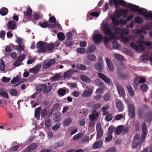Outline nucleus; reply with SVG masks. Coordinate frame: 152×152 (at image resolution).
<instances>
[{"instance_id": "12", "label": "nucleus", "mask_w": 152, "mask_h": 152, "mask_svg": "<svg viewBox=\"0 0 152 152\" xmlns=\"http://www.w3.org/2000/svg\"><path fill=\"white\" fill-rule=\"evenodd\" d=\"M7 30H14L17 27L16 22L12 20L9 21L7 24Z\"/></svg>"}, {"instance_id": "56", "label": "nucleus", "mask_w": 152, "mask_h": 152, "mask_svg": "<svg viewBox=\"0 0 152 152\" xmlns=\"http://www.w3.org/2000/svg\"><path fill=\"white\" fill-rule=\"evenodd\" d=\"M72 121V120L71 118H68L64 122V125L66 126H68L71 123Z\"/></svg>"}, {"instance_id": "17", "label": "nucleus", "mask_w": 152, "mask_h": 152, "mask_svg": "<svg viewBox=\"0 0 152 152\" xmlns=\"http://www.w3.org/2000/svg\"><path fill=\"white\" fill-rule=\"evenodd\" d=\"M74 72L73 69H69L65 72L63 76L64 79H66L71 77Z\"/></svg>"}, {"instance_id": "46", "label": "nucleus", "mask_w": 152, "mask_h": 152, "mask_svg": "<svg viewBox=\"0 0 152 152\" xmlns=\"http://www.w3.org/2000/svg\"><path fill=\"white\" fill-rule=\"evenodd\" d=\"M32 12V10L31 8L29 7L27 9L26 12V15L28 17L31 16Z\"/></svg>"}, {"instance_id": "61", "label": "nucleus", "mask_w": 152, "mask_h": 152, "mask_svg": "<svg viewBox=\"0 0 152 152\" xmlns=\"http://www.w3.org/2000/svg\"><path fill=\"white\" fill-rule=\"evenodd\" d=\"M39 25L42 28H46L48 27V22H45L43 23H39Z\"/></svg>"}, {"instance_id": "55", "label": "nucleus", "mask_w": 152, "mask_h": 152, "mask_svg": "<svg viewBox=\"0 0 152 152\" xmlns=\"http://www.w3.org/2000/svg\"><path fill=\"white\" fill-rule=\"evenodd\" d=\"M147 132H142V134L141 136L140 139L143 142L144 141L146 137Z\"/></svg>"}, {"instance_id": "45", "label": "nucleus", "mask_w": 152, "mask_h": 152, "mask_svg": "<svg viewBox=\"0 0 152 152\" xmlns=\"http://www.w3.org/2000/svg\"><path fill=\"white\" fill-rule=\"evenodd\" d=\"M10 93V95L11 96H16L18 94L17 91L14 89H11Z\"/></svg>"}, {"instance_id": "59", "label": "nucleus", "mask_w": 152, "mask_h": 152, "mask_svg": "<svg viewBox=\"0 0 152 152\" xmlns=\"http://www.w3.org/2000/svg\"><path fill=\"white\" fill-rule=\"evenodd\" d=\"M108 108L109 107L108 106L103 107L101 108L102 111V112L104 113H103L104 115H106V114L108 113L107 112H106L105 111L108 110Z\"/></svg>"}, {"instance_id": "62", "label": "nucleus", "mask_w": 152, "mask_h": 152, "mask_svg": "<svg viewBox=\"0 0 152 152\" xmlns=\"http://www.w3.org/2000/svg\"><path fill=\"white\" fill-rule=\"evenodd\" d=\"M115 16L118 18L121 17L122 15V12L121 9L119 10H116V11Z\"/></svg>"}, {"instance_id": "9", "label": "nucleus", "mask_w": 152, "mask_h": 152, "mask_svg": "<svg viewBox=\"0 0 152 152\" xmlns=\"http://www.w3.org/2000/svg\"><path fill=\"white\" fill-rule=\"evenodd\" d=\"M118 93L121 96L124 97L125 94L123 87L119 83H117L116 85Z\"/></svg>"}, {"instance_id": "32", "label": "nucleus", "mask_w": 152, "mask_h": 152, "mask_svg": "<svg viewBox=\"0 0 152 152\" xmlns=\"http://www.w3.org/2000/svg\"><path fill=\"white\" fill-rule=\"evenodd\" d=\"M127 88L128 92L130 96H133L134 95V90L130 85H129L127 86Z\"/></svg>"}, {"instance_id": "19", "label": "nucleus", "mask_w": 152, "mask_h": 152, "mask_svg": "<svg viewBox=\"0 0 152 152\" xmlns=\"http://www.w3.org/2000/svg\"><path fill=\"white\" fill-rule=\"evenodd\" d=\"M105 61L109 70L111 71H113L114 70V69L111 60L107 57L105 58Z\"/></svg>"}, {"instance_id": "2", "label": "nucleus", "mask_w": 152, "mask_h": 152, "mask_svg": "<svg viewBox=\"0 0 152 152\" xmlns=\"http://www.w3.org/2000/svg\"><path fill=\"white\" fill-rule=\"evenodd\" d=\"M148 109V106L145 104L139 107L137 110V116L139 119H143L144 117L147 110Z\"/></svg>"}, {"instance_id": "14", "label": "nucleus", "mask_w": 152, "mask_h": 152, "mask_svg": "<svg viewBox=\"0 0 152 152\" xmlns=\"http://www.w3.org/2000/svg\"><path fill=\"white\" fill-rule=\"evenodd\" d=\"M41 67V65L40 64H37L33 68L30 69L29 71L30 73H33L34 74H36L39 72Z\"/></svg>"}, {"instance_id": "57", "label": "nucleus", "mask_w": 152, "mask_h": 152, "mask_svg": "<svg viewBox=\"0 0 152 152\" xmlns=\"http://www.w3.org/2000/svg\"><path fill=\"white\" fill-rule=\"evenodd\" d=\"M148 86L145 84H143L141 86V90L144 92L146 91L148 89Z\"/></svg>"}, {"instance_id": "42", "label": "nucleus", "mask_w": 152, "mask_h": 152, "mask_svg": "<svg viewBox=\"0 0 152 152\" xmlns=\"http://www.w3.org/2000/svg\"><path fill=\"white\" fill-rule=\"evenodd\" d=\"M131 37L129 36H126L124 37H121L122 42L126 43H127L129 42V40L131 39Z\"/></svg>"}, {"instance_id": "28", "label": "nucleus", "mask_w": 152, "mask_h": 152, "mask_svg": "<svg viewBox=\"0 0 152 152\" xmlns=\"http://www.w3.org/2000/svg\"><path fill=\"white\" fill-rule=\"evenodd\" d=\"M124 127L122 125L118 126L115 130V133L117 134H120L124 130Z\"/></svg>"}, {"instance_id": "60", "label": "nucleus", "mask_w": 152, "mask_h": 152, "mask_svg": "<svg viewBox=\"0 0 152 152\" xmlns=\"http://www.w3.org/2000/svg\"><path fill=\"white\" fill-rule=\"evenodd\" d=\"M76 50L77 53L80 54L83 53L86 51L85 49L82 48H78Z\"/></svg>"}, {"instance_id": "52", "label": "nucleus", "mask_w": 152, "mask_h": 152, "mask_svg": "<svg viewBox=\"0 0 152 152\" xmlns=\"http://www.w3.org/2000/svg\"><path fill=\"white\" fill-rule=\"evenodd\" d=\"M47 110L46 109H43L41 112V118H44L47 114Z\"/></svg>"}, {"instance_id": "48", "label": "nucleus", "mask_w": 152, "mask_h": 152, "mask_svg": "<svg viewBox=\"0 0 152 152\" xmlns=\"http://www.w3.org/2000/svg\"><path fill=\"white\" fill-rule=\"evenodd\" d=\"M20 80V77L18 76H17L15 77L14 79H12L11 81V82L12 84H15L16 83L19 82Z\"/></svg>"}, {"instance_id": "20", "label": "nucleus", "mask_w": 152, "mask_h": 152, "mask_svg": "<svg viewBox=\"0 0 152 152\" xmlns=\"http://www.w3.org/2000/svg\"><path fill=\"white\" fill-rule=\"evenodd\" d=\"M103 140H100L95 142L93 145V148L94 149H97L100 148L103 145Z\"/></svg>"}, {"instance_id": "36", "label": "nucleus", "mask_w": 152, "mask_h": 152, "mask_svg": "<svg viewBox=\"0 0 152 152\" xmlns=\"http://www.w3.org/2000/svg\"><path fill=\"white\" fill-rule=\"evenodd\" d=\"M138 44L143 45L146 46L150 47L152 46V43L149 42L143 41L141 42L140 41L138 42Z\"/></svg>"}, {"instance_id": "37", "label": "nucleus", "mask_w": 152, "mask_h": 152, "mask_svg": "<svg viewBox=\"0 0 152 152\" xmlns=\"http://www.w3.org/2000/svg\"><path fill=\"white\" fill-rule=\"evenodd\" d=\"M55 47V45L53 43L48 44L47 43V46L46 47V50L47 49L50 51L53 50Z\"/></svg>"}, {"instance_id": "49", "label": "nucleus", "mask_w": 152, "mask_h": 152, "mask_svg": "<svg viewBox=\"0 0 152 152\" xmlns=\"http://www.w3.org/2000/svg\"><path fill=\"white\" fill-rule=\"evenodd\" d=\"M95 83L99 87L104 86V83L99 79L96 80Z\"/></svg>"}, {"instance_id": "27", "label": "nucleus", "mask_w": 152, "mask_h": 152, "mask_svg": "<svg viewBox=\"0 0 152 152\" xmlns=\"http://www.w3.org/2000/svg\"><path fill=\"white\" fill-rule=\"evenodd\" d=\"M87 59L91 62L95 61L96 60V56L93 54H89L87 55Z\"/></svg>"}, {"instance_id": "35", "label": "nucleus", "mask_w": 152, "mask_h": 152, "mask_svg": "<svg viewBox=\"0 0 152 152\" xmlns=\"http://www.w3.org/2000/svg\"><path fill=\"white\" fill-rule=\"evenodd\" d=\"M76 68L77 69L83 71L86 70L87 69L85 65L81 64H77L76 66Z\"/></svg>"}, {"instance_id": "1", "label": "nucleus", "mask_w": 152, "mask_h": 152, "mask_svg": "<svg viewBox=\"0 0 152 152\" xmlns=\"http://www.w3.org/2000/svg\"><path fill=\"white\" fill-rule=\"evenodd\" d=\"M126 6H124L125 7H128L130 9V10L132 12L137 11L138 12L140 13L141 14L144 16L145 18H150L151 20L152 19V12L151 11L148 13L146 11L142 12L145 10V9L142 8H140L139 7L135 5L132 4L128 3L127 2Z\"/></svg>"}, {"instance_id": "22", "label": "nucleus", "mask_w": 152, "mask_h": 152, "mask_svg": "<svg viewBox=\"0 0 152 152\" xmlns=\"http://www.w3.org/2000/svg\"><path fill=\"white\" fill-rule=\"evenodd\" d=\"M115 38V36H106L105 35L104 39V44L106 45L109 41Z\"/></svg>"}, {"instance_id": "25", "label": "nucleus", "mask_w": 152, "mask_h": 152, "mask_svg": "<svg viewBox=\"0 0 152 152\" xmlns=\"http://www.w3.org/2000/svg\"><path fill=\"white\" fill-rule=\"evenodd\" d=\"M42 110V107H37L35 111L34 116L37 119H39L40 114V113L41 111Z\"/></svg>"}, {"instance_id": "33", "label": "nucleus", "mask_w": 152, "mask_h": 152, "mask_svg": "<svg viewBox=\"0 0 152 152\" xmlns=\"http://www.w3.org/2000/svg\"><path fill=\"white\" fill-rule=\"evenodd\" d=\"M58 38L61 41H63L65 40V37L64 33L60 32L58 33Z\"/></svg>"}, {"instance_id": "39", "label": "nucleus", "mask_w": 152, "mask_h": 152, "mask_svg": "<svg viewBox=\"0 0 152 152\" xmlns=\"http://www.w3.org/2000/svg\"><path fill=\"white\" fill-rule=\"evenodd\" d=\"M83 135V134L82 133H78L74 136L73 137L72 139L75 141L77 140L81 137Z\"/></svg>"}, {"instance_id": "38", "label": "nucleus", "mask_w": 152, "mask_h": 152, "mask_svg": "<svg viewBox=\"0 0 152 152\" xmlns=\"http://www.w3.org/2000/svg\"><path fill=\"white\" fill-rule=\"evenodd\" d=\"M5 69V63L4 61L1 59L0 62V70L4 71Z\"/></svg>"}, {"instance_id": "54", "label": "nucleus", "mask_w": 152, "mask_h": 152, "mask_svg": "<svg viewBox=\"0 0 152 152\" xmlns=\"http://www.w3.org/2000/svg\"><path fill=\"white\" fill-rule=\"evenodd\" d=\"M66 40L67 41L71 40L73 38L72 34L70 32H69L66 35Z\"/></svg>"}, {"instance_id": "21", "label": "nucleus", "mask_w": 152, "mask_h": 152, "mask_svg": "<svg viewBox=\"0 0 152 152\" xmlns=\"http://www.w3.org/2000/svg\"><path fill=\"white\" fill-rule=\"evenodd\" d=\"M116 105L119 111L121 112L123 111L124 108V107L122 102L121 101L119 100H116Z\"/></svg>"}, {"instance_id": "23", "label": "nucleus", "mask_w": 152, "mask_h": 152, "mask_svg": "<svg viewBox=\"0 0 152 152\" xmlns=\"http://www.w3.org/2000/svg\"><path fill=\"white\" fill-rule=\"evenodd\" d=\"M133 141L137 142L139 145H141L143 143L142 140L140 139V135L138 134H136L134 135Z\"/></svg>"}, {"instance_id": "47", "label": "nucleus", "mask_w": 152, "mask_h": 152, "mask_svg": "<svg viewBox=\"0 0 152 152\" xmlns=\"http://www.w3.org/2000/svg\"><path fill=\"white\" fill-rule=\"evenodd\" d=\"M112 22L114 26H118L120 24V21L115 18H113L112 19Z\"/></svg>"}, {"instance_id": "43", "label": "nucleus", "mask_w": 152, "mask_h": 152, "mask_svg": "<svg viewBox=\"0 0 152 152\" xmlns=\"http://www.w3.org/2000/svg\"><path fill=\"white\" fill-rule=\"evenodd\" d=\"M114 56L118 60L123 61L124 60V57L121 55L118 54H115Z\"/></svg>"}, {"instance_id": "34", "label": "nucleus", "mask_w": 152, "mask_h": 152, "mask_svg": "<svg viewBox=\"0 0 152 152\" xmlns=\"http://www.w3.org/2000/svg\"><path fill=\"white\" fill-rule=\"evenodd\" d=\"M92 91L85 90L82 94V96L85 97H88L91 95Z\"/></svg>"}, {"instance_id": "6", "label": "nucleus", "mask_w": 152, "mask_h": 152, "mask_svg": "<svg viewBox=\"0 0 152 152\" xmlns=\"http://www.w3.org/2000/svg\"><path fill=\"white\" fill-rule=\"evenodd\" d=\"M113 3L116 7H118V5L120 4L122 6H126L127 2L123 0H110L109 4L110 6H112Z\"/></svg>"}, {"instance_id": "26", "label": "nucleus", "mask_w": 152, "mask_h": 152, "mask_svg": "<svg viewBox=\"0 0 152 152\" xmlns=\"http://www.w3.org/2000/svg\"><path fill=\"white\" fill-rule=\"evenodd\" d=\"M37 143H33L29 146H28L26 148V149L28 152L32 151L35 150L37 148Z\"/></svg>"}, {"instance_id": "8", "label": "nucleus", "mask_w": 152, "mask_h": 152, "mask_svg": "<svg viewBox=\"0 0 152 152\" xmlns=\"http://www.w3.org/2000/svg\"><path fill=\"white\" fill-rule=\"evenodd\" d=\"M137 45L134 42L130 43V46L133 49H134L137 51L141 53L144 51L145 49V48L142 46L143 45Z\"/></svg>"}, {"instance_id": "15", "label": "nucleus", "mask_w": 152, "mask_h": 152, "mask_svg": "<svg viewBox=\"0 0 152 152\" xmlns=\"http://www.w3.org/2000/svg\"><path fill=\"white\" fill-rule=\"evenodd\" d=\"M89 119L91 121H94L99 117V114L96 110H95L89 116Z\"/></svg>"}, {"instance_id": "24", "label": "nucleus", "mask_w": 152, "mask_h": 152, "mask_svg": "<svg viewBox=\"0 0 152 152\" xmlns=\"http://www.w3.org/2000/svg\"><path fill=\"white\" fill-rule=\"evenodd\" d=\"M95 67L97 70L100 72H101L103 68V63L101 62L100 64L96 63L95 64Z\"/></svg>"}, {"instance_id": "4", "label": "nucleus", "mask_w": 152, "mask_h": 152, "mask_svg": "<svg viewBox=\"0 0 152 152\" xmlns=\"http://www.w3.org/2000/svg\"><path fill=\"white\" fill-rule=\"evenodd\" d=\"M46 46V42L41 41L38 42L36 44V48L39 49L37 51L38 53L40 54L45 52Z\"/></svg>"}, {"instance_id": "3", "label": "nucleus", "mask_w": 152, "mask_h": 152, "mask_svg": "<svg viewBox=\"0 0 152 152\" xmlns=\"http://www.w3.org/2000/svg\"><path fill=\"white\" fill-rule=\"evenodd\" d=\"M102 30L106 36H115L112 32L111 28L107 23L103 24L102 26Z\"/></svg>"}, {"instance_id": "63", "label": "nucleus", "mask_w": 152, "mask_h": 152, "mask_svg": "<svg viewBox=\"0 0 152 152\" xmlns=\"http://www.w3.org/2000/svg\"><path fill=\"white\" fill-rule=\"evenodd\" d=\"M113 138V136L111 134H109L105 139V141L108 142L111 141Z\"/></svg>"}, {"instance_id": "13", "label": "nucleus", "mask_w": 152, "mask_h": 152, "mask_svg": "<svg viewBox=\"0 0 152 152\" xmlns=\"http://www.w3.org/2000/svg\"><path fill=\"white\" fill-rule=\"evenodd\" d=\"M102 36L101 34H94L93 39L95 43L98 44L100 43L102 41Z\"/></svg>"}, {"instance_id": "40", "label": "nucleus", "mask_w": 152, "mask_h": 152, "mask_svg": "<svg viewBox=\"0 0 152 152\" xmlns=\"http://www.w3.org/2000/svg\"><path fill=\"white\" fill-rule=\"evenodd\" d=\"M113 47L114 48L116 49H118L120 47L119 44L118 43L117 41L115 39L114 40L113 42Z\"/></svg>"}, {"instance_id": "64", "label": "nucleus", "mask_w": 152, "mask_h": 152, "mask_svg": "<svg viewBox=\"0 0 152 152\" xmlns=\"http://www.w3.org/2000/svg\"><path fill=\"white\" fill-rule=\"evenodd\" d=\"M116 148L115 147H112L106 151L105 152H115Z\"/></svg>"}, {"instance_id": "16", "label": "nucleus", "mask_w": 152, "mask_h": 152, "mask_svg": "<svg viewBox=\"0 0 152 152\" xmlns=\"http://www.w3.org/2000/svg\"><path fill=\"white\" fill-rule=\"evenodd\" d=\"M55 62L54 60L51 59L49 61L44 62L43 64V68L44 69L48 68L53 65Z\"/></svg>"}, {"instance_id": "10", "label": "nucleus", "mask_w": 152, "mask_h": 152, "mask_svg": "<svg viewBox=\"0 0 152 152\" xmlns=\"http://www.w3.org/2000/svg\"><path fill=\"white\" fill-rule=\"evenodd\" d=\"M145 82L146 79L145 77H139L138 76H136L134 80V84L136 86L140 83H145Z\"/></svg>"}, {"instance_id": "7", "label": "nucleus", "mask_w": 152, "mask_h": 152, "mask_svg": "<svg viewBox=\"0 0 152 152\" xmlns=\"http://www.w3.org/2000/svg\"><path fill=\"white\" fill-rule=\"evenodd\" d=\"M116 74L124 80L128 79L130 77V75L129 74H125L122 69L120 68L117 69Z\"/></svg>"}, {"instance_id": "18", "label": "nucleus", "mask_w": 152, "mask_h": 152, "mask_svg": "<svg viewBox=\"0 0 152 152\" xmlns=\"http://www.w3.org/2000/svg\"><path fill=\"white\" fill-rule=\"evenodd\" d=\"M98 75L99 77L101 78L105 82L110 83L111 82L110 79L104 74L101 73H98Z\"/></svg>"}, {"instance_id": "41", "label": "nucleus", "mask_w": 152, "mask_h": 152, "mask_svg": "<svg viewBox=\"0 0 152 152\" xmlns=\"http://www.w3.org/2000/svg\"><path fill=\"white\" fill-rule=\"evenodd\" d=\"M66 91L65 89L60 88L58 89V93L61 96H63L65 94Z\"/></svg>"}, {"instance_id": "30", "label": "nucleus", "mask_w": 152, "mask_h": 152, "mask_svg": "<svg viewBox=\"0 0 152 152\" xmlns=\"http://www.w3.org/2000/svg\"><path fill=\"white\" fill-rule=\"evenodd\" d=\"M8 12V9L6 7H3L0 10V14L2 16L6 15Z\"/></svg>"}, {"instance_id": "11", "label": "nucleus", "mask_w": 152, "mask_h": 152, "mask_svg": "<svg viewBox=\"0 0 152 152\" xmlns=\"http://www.w3.org/2000/svg\"><path fill=\"white\" fill-rule=\"evenodd\" d=\"M56 87V83H54L52 84L51 86H47L46 84H43V93L44 94H47L53 88Z\"/></svg>"}, {"instance_id": "51", "label": "nucleus", "mask_w": 152, "mask_h": 152, "mask_svg": "<svg viewBox=\"0 0 152 152\" xmlns=\"http://www.w3.org/2000/svg\"><path fill=\"white\" fill-rule=\"evenodd\" d=\"M142 132H147V126L145 122H143L142 124Z\"/></svg>"}, {"instance_id": "31", "label": "nucleus", "mask_w": 152, "mask_h": 152, "mask_svg": "<svg viewBox=\"0 0 152 152\" xmlns=\"http://www.w3.org/2000/svg\"><path fill=\"white\" fill-rule=\"evenodd\" d=\"M96 49V47L94 45L90 46L87 49L86 53H91L94 52Z\"/></svg>"}, {"instance_id": "5", "label": "nucleus", "mask_w": 152, "mask_h": 152, "mask_svg": "<svg viewBox=\"0 0 152 152\" xmlns=\"http://www.w3.org/2000/svg\"><path fill=\"white\" fill-rule=\"evenodd\" d=\"M126 104L128 108V115L131 118H132L135 117L136 115L135 107L132 104L127 103Z\"/></svg>"}, {"instance_id": "29", "label": "nucleus", "mask_w": 152, "mask_h": 152, "mask_svg": "<svg viewBox=\"0 0 152 152\" xmlns=\"http://www.w3.org/2000/svg\"><path fill=\"white\" fill-rule=\"evenodd\" d=\"M80 78L82 81L87 83L91 82V79L87 76L84 75H82L80 76Z\"/></svg>"}, {"instance_id": "50", "label": "nucleus", "mask_w": 152, "mask_h": 152, "mask_svg": "<svg viewBox=\"0 0 152 152\" xmlns=\"http://www.w3.org/2000/svg\"><path fill=\"white\" fill-rule=\"evenodd\" d=\"M106 116L105 117V119L107 121H111L113 118V116L111 114H107L106 115Z\"/></svg>"}, {"instance_id": "44", "label": "nucleus", "mask_w": 152, "mask_h": 152, "mask_svg": "<svg viewBox=\"0 0 152 152\" xmlns=\"http://www.w3.org/2000/svg\"><path fill=\"white\" fill-rule=\"evenodd\" d=\"M45 124L46 126L48 127H49L51 125L50 119V118H46L45 120Z\"/></svg>"}, {"instance_id": "53", "label": "nucleus", "mask_w": 152, "mask_h": 152, "mask_svg": "<svg viewBox=\"0 0 152 152\" xmlns=\"http://www.w3.org/2000/svg\"><path fill=\"white\" fill-rule=\"evenodd\" d=\"M110 95L109 94H106L103 96V99L104 100L106 101H108L110 100Z\"/></svg>"}, {"instance_id": "58", "label": "nucleus", "mask_w": 152, "mask_h": 152, "mask_svg": "<svg viewBox=\"0 0 152 152\" xmlns=\"http://www.w3.org/2000/svg\"><path fill=\"white\" fill-rule=\"evenodd\" d=\"M0 96L5 98H8L9 96L8 93L5 92L1 91L0 92Z\"/></svg>"}]
</instances>
